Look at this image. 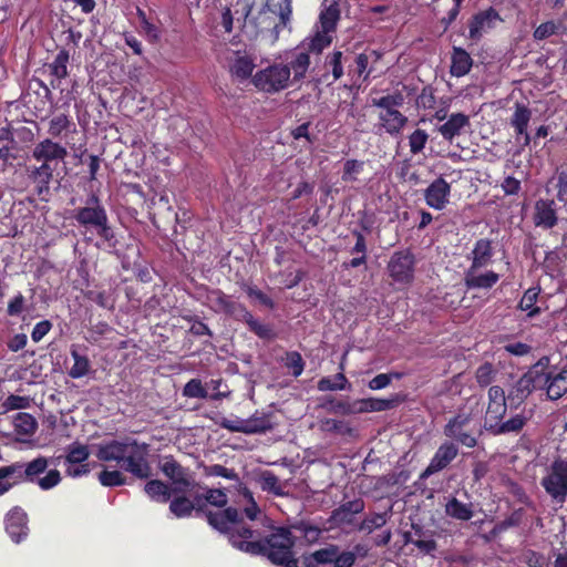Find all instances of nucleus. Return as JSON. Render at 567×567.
<instances>
[{"mask_svg": "<svg viewBox=\"0 0 567 567\" xmlns=\"http://www.w3.org/2000/svg\"><path fill=\"white\" fill-rule=\"evenodd\" d=\"M71 357L73 358L74 363L69 370L68 374L72 379H80L82 377H85L91 369L89 358L84 354H81L75 347H72L71 349Z\"/></svg>", "mask_w": 567, "mask_h": 567, "instance_id": "c9c22d12", "label": "nucleus"}, {"mask_svg": "<svg viewBox=\"0 0 567 567\" xmlns=\"http://www.w3.org/2000/svg\"><path fill=\"white\" fill-rule=\"evenodd\" d=\"M339 550L340 548L338 545L329 544L328 546L311 553V558L315 559L319 565L333 564Z\"/></svg>", "mask_w": 567, "mask_h": 567, "instance_id": "49530a36", "label": "nucleus"}, {"mask_svg": "<svg viewBox=\"0 0 567 567\" xmlns=\"http://www.w3.org/2000/svg\"><path fill=\"white\" fill-rule=\"evenodd\" d=\"M451 60V74L457 78L467 74L473 65L471 55L462 48H453Z\"/></svg>", "mask_w": 567, "mask_h": 567, "instance_id": "c85d7f7f", "label": "nucleus"}, {"mask_svg": "<svg viewBox=\"0 0 567 567\" xmlns=\"http://www.w3.org/2000/svg\"><path fill=\"white\" fill-rule=\"evenodd\" d=\"M458 449L453 442H444L439 446L427 467L421 474V478H427L431 475L446 468L449 464L457 456Z\"/></svg>", "mask_w": 567, "mask_h": 567, "instance_id": "4468645a", "label": "nucleus"}, {"mask_svg": "<svg viewBox=\"0 0 567 567\" xmlns=\"http://www.w3.org/2000/svg\"><path fill=\"white\" fill-rule=\"evenodd\" d=\"M537 385L538 390L545 392L549 401H557L567 396V365L563 368L553 367L547 377Z\"/></svg>", "mask_w": 567, "mask_h": 567, "instance_id": "9d476101", "label": "nucleus"}, {"mask_svg": "<svg viewBox=\"0 0 567 567\" xmlns=\"http://www.w3.org/2000/svg\"><path fill=\"white\" fill-rule=\"evenodd\" d=\"M404 103L402 93L389 94L379 99H372V105L383 110L396 109Z\"/></svg>", "mask_w": 567, "mask_h": 567, "instance_id": "603ef678", "label": "nucleus"}, {"mask_svg": "<svg viewBox=\"0 0 567 567\" xmlns=\"http://www.w3.org/2000/svg\"><path fill=\"white\" fill-rule=\"evenodd\" d=\"M388 270L394 281L410 282L414 272V256L408 250L394 252L388 264Z\"/></svg>", "mask_w": 567, "mask_h": 567, "instance_id": "f8f14e48", "label": "nucleus"}, {"mask_svg": "<svg viewBox=\"0 0 567 567\" xmlns=\"http://www.w3.org/2000/svg\"><path fill=\"white\" fill-rule=\"evenodd\" d=\"M296 530L300 532L307 544H315L319 540L322 529L308 522H299L292 526Z\"/></svg>", "mask_w": 567, "mask_h": 567, "instance_id": "09e8293b", "label": "nucleus"}, {"mask_svg": "<svg viewBox=\"0 0 567 567\" xmlns=\"http://www.w3.org/2000/svg\"><path fill=\"white\" fill-rule=\"evenodd\" d=\"M342 55L343 53L341 51H333L326 56L324 64L327 68L331 69L332 82L339 80L343 75Z\"/></svg>", "mask_w": 567, "mask_h": 567, "instance_id": "13d9d810", "label": "nucleus"}, {"mask_svg": "<svg viewBox=\"0 0 567 567\" xmlns=\"http://www.w3.org/2000/svg\"><path fill=\"white\" fill-rule=\"evenodd\" d=\"M183 395L192 399H206L208 392L199 379H192L184 385Z\"/></svg>", "mask_w": 567, "mask_h": 567, "instance_id": "864d4df0", "label": "nucleus"}, {"mask_svg": "<svg viewBox=\"0 0 567 567\" xmlns=\"http://www.w3.org/2000/svg\"><path fill=\"white\" fill-rule=\"evenodd\" d=\"M400 395L395 394L390 399H362L357 400V413L381 412L391 410L401 403Z\"/></svg>", "mask_w": 567, "mask_h": 567, "instance_id": "4be33fe9", "label": "nucleus"}, {"mask_svg": "<svg viewBox=\"0 0 567 567\" xmlns=\"http://www.w3.org/2000/svg\"><path fill=\"white\" fill-rule=\"evenodd\" d=\"M204 498L207 503L216 507H225L228 503V498L226 493L220 488H208L204 496H196L195 501L199 504L200 499ZM202 506L198 505L197 509H200Z\"/></svg>", "mask_w": 567, "mask_h": 567, "instance_id": "c03bdc74", "label": "nucleus"}, {"mask_svg": "<svg viewBox=\"0 0 567 567\" xmlns=\"http://www.w3.org/2000/svg\"><path fill=\"white\" fill-rule=\"evenodd\" d=\"M293 546L295 537L290 529L277 527L265 538L257 532L255 538L247 539L245 545L240 544V550L266 556L272 564L281 567H299L298 560L293 558Z\"/></svg>", "mask_w": 567, "mask_h": 567, "instance_id": "f03ea898", "label": "nucleus"}, {"mask_svg": "<svg viewBox=\"0 0 567 567\" xmlns=\"http://www.w3.org/2000/svg\"><path fill=\"white\" fill-rule=\"evenodd\" d=\"M349 384L348 379L343 373H337L334 379L331 378H322L318 382L319 391H337L344 390Z\"/></svg>", "mask_w": 567, "mask_h": 567, "instance_id": "de8ad7c7", "label": "nucleus"}, {"mask_svg": "<svg viewBox=\"0 0 567 567\" xmlns=\"http://www.w3.org/2000/svg\"><path fill=\"white\" fill-rule=\"evenodd\" d=\"M508 403H488L484 416V429L491 433L505 417Z\"/></svg>", "mask_w": 567, "mask_h": 567, "instance_id": "72a5a7b5", "label": "nucleus"}, {"mask_svg": "<svg viewBox=\"0 0 567 567\" xmlns=\"http://www.w3.org/2000/svg\"><path fill=\"white\" fill-rule=\"evenodd\" d=\"M534 224L537 227L550 229L557 225L558 217L553 199H538L535 204Z\"/></svg>", "mask_w": 567, "mask_h": 567, "instance_id": "6ab92c4d", "label": "nucleus"}, {"mask_svg": "<svg viewBox=\"0 0 567 567\" xmlns=\"http://www.w3.org/2000/svg\"><path fill=\"white\" fill-rule=\"evenodd\" d=\"M363 511L364 501L362 498H355L353 501L342 503L331 512L328 518V523L331 525V527L344 528L352 526L357 528L358 524H355V515L362 513Z\"/></svg>", "mask_w": 567, "mask_h": 567, "instance_id": "9b49d317", "label": "nucleus"}, {"mask_svg": "<svg viewBox=\"0 0 567 567\" xmlns=\"http://www.w3.org/2000/svg\"><path fill=\"white\" fill-rule=\"evenodd\" d=\"M31 399L29 396H20L16 394L9 395L2 403V408L6 411L9 410H22L30 406Z\"/></svg>", "mask_w": 567, "mask_h": 567, "instance_id": "69168bd1", "label": "nucleus"}, {"mask_svg": "<svg viewBox=\"0 0 567 567\" xmlns=\"http://www.w3.org/2000/svg\"><path fill=\"white\" fill-rule=\"evenodd\" d=\"M162 473L172 483L174 494H184L192 491L196 483L189 468L182 466L172 455H164L158 461Z\"/></svg>", "mask_w": 567, "mask_h": 567, "instance_id": "0eeeda50", "label": "nucleus"}, {"mask_svg": "<svg viewBox=\"0 0 567 567\" xmlns=\"http://www.w3.org/2000/svg\"><path fill=\"white\" fill-rule=\"evenodd\" d=\"M320 427L326 432H338L342 434H350L352 429L344 424L342 421H338L334 419H326L320 423Z\"/></svg>", "mask_w": 567, "mask_h": 567, "instance_id": "774afa93", "label": "nucleus"}, {"mask_svg": "<svg viewBox=\"0 0 567 567\" xmlns=\"http://www.w3.org/2000/svg\"><path fill=\"white\" fill-rule=\"evenodd\" d=\"M70 55L66 50H61L55 55L54 61L49 65L51 74L56 79H64L68 76V62Z\"/></svg>", "mask_w": 567, "mask_h": 567, "instance_id": "a18cd8bd", "label": "nucleus"}, {"mask_svg": "<svg viewBox=\"0 0 567 567\" xmlns=\"http://www.w3.org/2000/svg\"><path fill=\"white\" fill-rule=\"evenodd\" d=\"M204 474L206 476H221L231 481H239L238 474L233 468H227L220 464L204 465Z\"/></svg>", "mask_w": 567, "mask_h": 567, "instance_id": "bf43d9fd", "label": "nucleus"}, {"mask_svg": "<svg viewBox=\"0 0 567 567\" xmlns=\"http://www.w3.org/2000/svg\"><path fill=\"white\" fill-rule=\"evenodd\" d=\"M291 14L292 0H282L280 3H278L279 23L274 25V30L277 34L281 29L286 28L289 24Z\"/></svg>", "mask_w": 567, "mask_h": 567, "instance_id": "5fc2aeb1", "label": "nucleus"}, {"mask_svg": "<svg viewBox=\"0 0 567 567\" xmlns=\"http://www.w3.org/2000/svg\"><path fill=\"white\" fill-rule=\"evenodd\" d=\"M66 156L68 150L52 138L40 141L32 150V157L35 161L51 165L53 162L64 161Z\"/></svg>", "mask_w": 567, "mask_h": 567, "instance_id": "ddd939ff", "label": "nucleus"}, {"mask_svg": "<svg viewBox=\"0 0 567 567\" xmlns=\"http://www.w3.org/2000/svg\"><path fill=\"white\" fill-rule=\"evenodd\" d=\"M499 279V276L494 271L480 274L478 269L468 268L465 272V285L468 289L483 288L488 289L493 287Z\"/></svg>", "mask_w": 567, "mask_h": 567, "instance_id": "393cba45", "label": "nucleus"}, {"mask_svg": "<svg viewBox=\"0 0 567 567\" xmlns=\"http://www.w3.org/2000/svg\"><path fill=\"white\" fill-rule=\"evenodd\" d=\"M445 514L457 520H470L474 516V505L472 503H463L456 497L447 499L444 506Z\"/></svg>", "mask_w": 567, "mask_h": 567, "instance_id": "cd10ccee", "label": "nucleus"}, {"mask_svg": "<svg viewBox=\"0 0 567 567\" xmlns=\"http://www.w3.org/2000/svg\"><path fill=\"white\" fill-rule=\"evenodd\" d=\"M473 260L470 268L480 269L489 264L492 258V243L488 239H480L476 241L472 251Z\"/></svg>", "mask_w": 567, "mask_h": 567, "instance_id": "473e14b6", "label": "nucleus"}, {"mask_svg": "<svg viewBox=\"0 0 567 567\" xmlns=\"http://www.w3.org/2000/svg\"><path fill=\"white\" fill-rule=\"evenodd\" d=\"M239 320L244 321L249 330L257 334L259 338L270 340L275 338V332L269 324L261 323L245 308L241 310V315L238 317Z\"/></svg>", "mask_w": 567, "mask_h": 567, "instance_id": "2f4dec72", "label": "nucleus"}, {"mask_svg": "<svg viewBox=\"0 0 567 567\" xmlns=\"http://www.w3.org/2000/svg\"><path fill=\"white\" fill-rule=\"evenodd\" d=\"M48 465V460L40 456L27 464L14 463L0 467V477L14 476L16 482H37L42 489H50L60 483L61 475L58 470H50L45 476L39 477L40 474L45 472Z\"/></svg>", "mask_w": 567, "mask_h": 567, "instance_id": "20e7f679", "label": "nucleus"}, {"mask_svg": "<svg viewBox=\"0 0 567 567\" xmlns=\"http://www.w3.org/2000/svg\"><path fill=\"white\" fill-rule=\"evenodd\" d=\"M497 20H501L499 14L493 8L478 12L470 22V38H481L482 32L492 29Z\"/></svg>", "mask_w": 567, "mask_h": 567, "instance_id": "412c9836", "label": "nucleus"}, {"mask_svg": "<svg viewBox=\"0 0 567 567\" xmlns=\"http://www.w3.org/2000/svg\"><path fill=\"white\" fill-rule=\"evenodd\" d=\"M310 65L309 54L306 52H300L296 55L295 60L291 61L290 71H293L295 79L300 80L305 76L308 68Z\"/></svg>", "mask_w": 567, "mask_h": 567, "instance_id": "052dcab7", "label": "nucleus"}, {"mask_svg": "<svg viewBox=\"0 0 567 567\" xmlns=\"http://www.w3.org/2000/svg\"><path fill=\"white\" fill-rule=\"evenodd\" d=\"M258 483L264 492L272 493L276 496L286 495L279 477L270 471H262L258 476Z\"/></svg>", "mask_w": 567, "mask_h": 567, "instance_id": "f704fd0d", "label": "nucleus"}, {"mask_svg": "<svg viewBox=\"0 0 567 567\" xmlns=\"http://www.w3.org/2000/svg\"><path fill=\"white\" fill-rule=\"evenodd\" d=\"M379 120L385 132L391 135L399 134L408 122V117L396 109L381 111Z\"/></svg>", "mask_w": 567, "mask_h": 567, "instance_id": "a878e982", "label": "nucleus"}, {"mask_svg": "<svg viewBox=\"0 0 567 567\" xmlns=\"http://www.w3.org/2000/svg\"><path fill=\"white\" fill-rule=\"evenodd\" d=\"M144 491L152 499L159 503H167L174 494V489L159 480L148 481L144 486Z\"/></svg>", "mask_w": 567, "mask_h": 567, "instance_id": "7c9ffc66", "label": "nucleus"}, {"mask_svg": "<svg viewBox=\"0 0 567 567\" xmlns=\"http://www.w3.org/2000/svg\"><path fill=\"white\" fill-rule=\"evenodd\" d=\"M429 135L424 130H415L409 136V145L412 154H419L425 146Z\"/></svg>", "mask_w": 567, "mask_h": 567, "instance_id": "0e129e2a", "label": "nucleus"}, {"mask_svg": "<svg viewBox=\"0 0 567 567\" xmlns=\"http://www.w3.org/2000/svg\"><path fill=\"white\" fill-rule=\"evenodd\" d=\"M14 430L18 434L31 436L38 429L37 420L29 413L19 412L13 420Z\"/></svg>", "mask_w": 567, "mask_h": 567, "instance_id": "4c0bfd02", "label": "nucleus"}, {"mask_svg": "<svg viewBox=\"0 0 567 567\" xmlns=\"http://www.w3.org/2000/svg\"><path fill=\"white\" fill-rule=\"evenodd\" d=\"M549 357L544 355L529 368L526 374L530 377L533 380H535L538 384L545 379V377H547L548 371L551 369L549 368Z\"/></svg>", "mask_w": 567, "mask_h": 567, "instance_id": "3c124183", "label": "nucleus"}, {"mask_svg": "<svg viewBox=\"0 0 567 567\" xmlns=\"http://www.w3.org/2000/svg\"><path fill=\"white\" fill-rule=\"evenodd\" d=\"M208 524L228 537L229 543L240 550V544L257 536V530L243 522L241 514L235 507L206 514Z\"/></svg>", "mask_w": 567, "mask_h": 567, "instance_id": "7ed1b4c3", "label": "nucleus"}, {"mask_svg": "<svg viewBox=\"0 0 567 567\" xmlns=\"http://www.w3.org/2000/svg\"><path fill=\"white\" fill-rule=\"evenodd\" d=\"M330 33V31H324L323 29L318 31L309 42V51L320 54L322 50L329 47L332 42V37Z\"/></svg>", "mask_w": 567, "mask_h": 567, "instance_id": "4d7b16f0", "label": "nucleus"}, {"mask_svg": "<svg viewBox=\"0 0 567 567\" xmlns=\"http://www.w3.org/2000/svg\"><path fill=\"white\" fill-rule=\"evenodd\" d=\"M286 367L292 370L293 377H299L305 367V362L300 353L292 351L286 355Z\"/></svg>", "mask_w": 567, "mask_h": 567, "instance_id": "338daca9", "label": "nucleus"}, {"mask_svg": "<svg viewBox=\"0 0 567 567\" xmlns=\"http://www.w3.org/2000/svg\"><path fill=\"white\" fill-rule=\"evenodd\" d=\"M388 519L389 514L386 512L369 514L357 525V530L371 534L374 529L383 527Z\"/></svg>", "mask_w": 567, "mask_h": 567, "instance_id": "ea45409f", "label": "nucleus"}, {"mask_svg": "<svg viewBox=\"0 0 567 567\" xmlns=\"http://www.w3.org/2000/svg\"><path fill=\"white\" fill-rule=\"evenodd\" d=\"M73 218L80 226L95 230L105 241L114 239L107 213L96 195H92L87 199L86 206L74 209Z\"/></svg>", "mask_w": 567, "mask_h": 567, "instance_id": "39448f33", "label": "nucleus"}, {"mask_svg": "<svg viewBox=\"0 0 567 567\" xmlns=\"http://www.w3.org/2000/svg\"><path fill=\"white\" fill-rule=\"evenodd\" d=\"M530 118L532 111L524 104L516 103L515 111L511 117V125L514 127L516 134L525 133Z\"/></svg>", "mask_w": 567, "mask_h": 567, "instance_id": "e433bc0d", "label": "nucleus"}, {"mask_svg": "<svg viewBox=\"0 0 567 567\" xmlns=\"http://www.w3.org/2000/svg\"><path fill=\"white\" fill-rule=\"evenodd\" d=\"M245 424L249 429V431H246V434L265 433L272 429L269 416L265 414L258 415L256 413L246 420Z\"/></svg>", "mask_w": 567, "mask_h": 567, "instance_id": "37998d69", "label": "nucleus"}, {"mask_svg": "<svg viewBox=\"0 0 567 567\" xmlns=\"http://www.w3.org/2000/svg\"><path fill=\"white\" fill-rule=\"evenodd\" d=\"M534 390H538L537 382L524 373L508 391L507 400L509 409H518Z\"/></svg>", "mask_w": 567, "mask_h": 567, "instance_id": "dca6fc26", "label": "nucleus"}, {"mask_svg": "<svg viewBox=\"0 0 567 567\" xmlns=\"http://www.w3.org/2000/svg\"><path fill=\"white\" fill-rule=\"evenodd\" d=\"M54 167L51 164L41 163L39 166L28 167V177L35 185L38 196L49 194L50 183L53 178Z\"/></svg>", "mask_w": 567, "mask_h": 567, "instance_id": "a211bd4d", "label": "nucleus"}, {"mask_svg": "<svg viewBox=\"0 0 567 567\" xmlns=\"http://www.w3.org/2000/svg\"><path fill=\"white\" fill-rule=\"evenodd\" d=\"M148 444L140 443L126 437L122 441L113 440L97 445L96 457L103 462H116L123 470L137 478L145 480L152 476V467L147 461Z\"/></svg>", "mask_w": 567, "mask_h": 567, "instance_id": "f257e3e1", "label": "nucleus"}, {"mask_svg": "<svg viewBox=\"0 0 567 567\" xmlns=\"http://www.w3.org/2000/svg\"><path fill=\"white\" fill-rule=\"evenodd\" d=\"M90 456V451L86 445L73 443L69 446V452L65 457L68 464H82Z\"/></svg>", "mask_w": 567, "mask_h": 567, "instance_id": "8fccbe9b", "label": "nucleus"}, {"mask_svg": "<svg viewBox=\"0 0 567 567\" xmlns=\"http://www.w3.org/2000/svg\"><path fill=\"white\" fill-rule=\"evenodd\" d=\"M450 193V184L442 177L436 178L425 189V202L430 207L441 210L447 204Z\"/></svg>", "mask_w": 567, "mask_h": 567, "instance_id": "f3484780", "label": "nucleus"}, {"mask_svg": "<svg viewBox=\"0 0 567 567\" xmlns=\"http://www.w3.org/2000/svg\"><path fill=\"white\" fill-rule=\"evenodd\" d=\"M540 485L551 501L560 506L567 499V458L556 457L547 468Z\"/></svg>", "mask_w": 567, "mask_h": 567, "instance_id": "423d86ee", "label": "nucleus"}, {"mask_svg": "<svg viewBox=\"0 0 567 567\" xmlns=\"http://www.w3.org/2000/svg\"><path fill=\"white\" fill-rule=\"evenodd\" d=\"M195 509V503L184 495L176 496L169 504L171 513L178 518L189 517Z\"/></svg>", "mask_w": 567, "mask_h": 567, "instance_id": "a19ab883", "label": "nucleus"}, {"mask_svg": "<svg viewBox=\"0 0 567 567\" xmlns=\"http://www.w3.org/2000/svg\"><path fill=\"white\" fill-rule=\"evenodd\" d=\"M495 374L496 371L493 364L486 362L477 368L475 372L476 382L482 388L487 386L493 382Z\"/></svg>", "mask_w": 567, "mask_h": 567, "instance_id": "680f3d73", "label": "nucleus"}, {"mask_svg": "<svg viewBox=\"0 0 567 567\" xmlns=\"http://www.w3.org/2000/svg\"><path fill=\"white\" fill-rule=\"evenodd\" d=\"M290 73L288 65L276 64L257 72L252 81L262 91L278 92L287 86Z\"/></svg>", "mask_w": 567, "mask_h": 567, "instance_id": "6e6552de", "label": "nucleus"}, {"mask_svg": "<svg viewBox=\"0 0 567 567\" xmlns=\"http://www.w3.org/2000/svg\"><path fill=\"white\" fill-rule=\"evenodd\" d=\"M527 422L528 416H526L524 413H517L507 420L503 419L489 434L494 436L519 434Z\"/></svg>", "mask_w": 567, "mask_h": 567, "instance_id": "bb28decb", "label": "nucleus"}, {"mask_svg": "<svg viewBox=\"0 0 567 567\" xmlns=\"http://www.w3.org/2000/svg\"><path fill=\"white\" fill-rule=\"evenodd\" d=\"M207 299L210 307L216 312H224L237 319L241 315V310L245 309L243 305L230 300V298L220 290L210 291Z\"/></svg>", "mask_w": 567, "mask_h": 567, "instance_id": "aec40b11", "label": "nucleus"}, {"mask_svg": "<svg viewBox=\"0 0 567 567\" xmlns=\"http://www.w3.org/2000/svg\"><path fill=\"white\" fill-rule=\"evenodd\" d=\"M320 24L321 29L324 31L333 32L337 27V22L340 19V9L337 1H332L328 7H326L320 13Z\"/></svg>", "mask_w": 567, "mask_h": 567, "instance_id": "58836bf2", "label": "nucleus"}, {"mask_svg": "<svg viewBox=\"0 0 567 567\" xmlns=\"http://www.w3.org/2000/svg\"><path fill=\"white\" fill-rule=\"evenodd\" d=\"M323 409L331 413H339L342 415L357 414V400L353 402L336 401L329 399L321 404Z\"/></svg>", "mask_w": 567, "mask_h": 567, "instance_id": "79ce46f5", "label": "nucleus"}, {"mask_svg": "<svg viewBox=\"0 0 567 567\" xmlns=\"http://www.w3.org/2000/svg\"><path fill=\"white\" fill-rule=\"evenodd\" d=\"M471 421L470 414H457L445 424L443 433L446 437L468 449L475 447L477 445V437L470 429Z\"/></svg>", "mask_w": 567, "mask_h": 567, "instance_id": "1a4fd4ad", "label": "nucleus"}, {"mask_svg": "<svg viewBox=\"0 0 567 567\" xmlns=\"http://www.w3.org/2000/svg\"><path fill=\"white\" fill-rule=\"evenodd\" d=\"M71 125V121L66 114H59L49 122L48 134L52 137H59Z\"/></svg>", "mask_w": 567, "mask_h": 567, "instance_id": "6e6d98bb", "label": "nucleus"}, {"mask_svg": "<svg viewBox=\"0 0 567 567\" xmlns=\"http://www.w3.org/2000/svg\"><path fill=\"white\" fill-rule=\"evenodd\" d=\"M99 481L103 486H121L126 483L125 476L117 470L102 471L99 474Z\"/></svg>", "mask_w": 567, "mask_h": 567, "instance_id": "e2e57ef3", "label": "nucleus"}, {"mask_svg": "<svg viewBox=\"0 0 567 567\" xmlns=\"http://www.w3.org/2000/svg\"><path fill=\"white\" fill-rule=\"evenodd\" d=\"M254 68V61L247 54H240V52L234 53V59L229 65L233 76L246 80L251 75Z\"/></svg>", "mask_w": 567, "mask_h": 567, "instance_id": "c756f323", "label": "nucleus"}, {"mask_svg": "<svg viewBox=\"0 0 567 567\" xmlns=\"http://www.w3.org/2000/svg\"><path fill=\"white\" fill-rule=\"evenodd\" d=\"M27 514L16 507L7 515V532L13 542L19 543L27 535Z\"/></svg>", "mask_w": 567, "mask_h": 567, "instance_id": "5701e85b", "label": "nucleus"}, {"mask_svg": "<svg viewBox=\"0 0 567 567\" xmlns=\"http://www.w3.org/2000/svg\"><path fill=\"white\" fill-rule=\"evenodd\" d=\"M470 126V117L463 113H454L449 120L442 124L437 130L441 135L452 142L455 136H458L463 128Z\"/></svg>", "mask_w": 567, "mask_h": 567, "instance_id": "b1692460", "label": "nucleus"}, {"mask_svg": "<svg viewBox=\"0 0 567 567\" xmlns=\"http://www.w3.org/2000/svg\"><path fill=\"white\" fill-rule=\"evenodd\" d=\"M272 0H266L264 7L258 12V14L251 19H249L250 12L252 10V4H247L245 12V23L246 27L254 28V34L257 35L259 32L267 30L272 24V18L269 16V12L278 14V4L271 6Z\"/></svg>", "mask_w": 567, "mask_h": 567, "instance_id": "2eb2a0df", "label": "nucleus"}]
</instances>
